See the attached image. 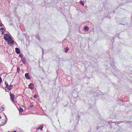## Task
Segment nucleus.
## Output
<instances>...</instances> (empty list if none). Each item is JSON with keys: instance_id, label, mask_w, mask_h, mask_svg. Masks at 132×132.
Here are the masks:
<instances>
[{"instance_id": "obj_13", "label": "nucleus", "mask_w": 132, "mask_h": 132, "mask_svg": "<svg viewBox=\"0 0 132 132\" xmlns=\"http://www.w3.org/2000/svg\"><path fill=\"white\" fill-rule=\"evenodd\" d=\"M19 112H22L23 111V110L22 109L20 108V109H19Z\"/></svg>"}, {"instance_id": "obj_2", "label": "nucleus", "mask_w": 132, "mask_h": 132, "mask_svg": "<svg viewBox=\"0 0 132 132\" xmlns=\"http://www.w3.org/2000/svg\"><path fill=\"white\" fill-rule=\"evenodd\" d=\"M10 95L11 97V98L12 99V100L13 101V102H14V96L13 94H12L10 93Z\"/></svg>"}, {"instance_id": "obj_17", "label": "nucleus", "mask_w": 132, "mask_h": 132, "mask_svg": "<svg viewBox=\"0 0 132 132\" xmlns=\"http://www.w3.org/2000/svg\"><path fill=\"white\" fill-rule=\"evenodd\" d=\"M29 106L30 107H32V103H31L30 105Z\"/></svg>"}, {"instance_id": "obj_19", "label": "nucleus", "mask_w": 132, "mask_h": 132, "mask_svg": "<svg viewBox=\"0 0 132 132\" xmlns=\"http://www.w3.org/2000/svg\"><path fill=\"white\" fill-rule=\"evenodd\" d=\"M19 70H20V69L19 68H17V70L18 72H19Z\"/></svg>"}, {"instance_id": "obj_23", "label": "nucleus", "mask_w": 132, "mask_h": 132, "mask_svg": "<svg viewBox=\"0 0 132 132\" xmlns=\"http://www.w3.org/2000/svg\"><path fill=\"white\" fill-rule=\"evenodd\" d=\"M1 118H2L1 117V116H0V119H1Z\"/></svg>"}, {"instance_id": "obj_12", "label": "nucleus", "mask_w": 132, "mask_h": 132, "mask_svg": "<svg viewBox=\"0 0 132 132\" xmlns=\"http://www.w3.org/2000/svg\"><path fill=\"white\" fill-rule=\"evenodd\" d=\"M19 57H20L21 58H22V59L23 58V55L22 54H19Z\"/></svg>"}, {"instance_id": "obj_11", "label": "nucleus", "mask_w": 132, "mask_h": 132, "mask_svg": "<svg viewBox=\"0 0 132 132\" xmlns=\"http://www.w3.org/2000/svg\"><path fill=\"white\" fill-rule=\"evenodd\" d=\"M5 85L6 86V87H7L9 86V85L6 82H5Z\"/></svg>"}, {"instance_id": "obj_21", "label": "nucleus", "mask_w": 132, "mask_h": 132, "mask_svg": "<svg viewBox=\"0 0 132 132\" xmlns=\"http://www.w3.org/2000/svg\"><path fill=\"white\" fill-rule=\"evenodd\" d=\"M3 24L2 23H0V26H2V25Z\"/></svg>"}, {"instance_id": "obj_6", "label": "nucleus", "mask_w": 132, "mask_h": 132, "mask_svg": "<svg viewBox=\"0 0 132 132\" xmlns=\"http://www.w3.org/2000/svg\"><path fill=\"white\" fill-rule=\"evenodd\" d=\"M33 84L31 83L29 85V88L31 89H33Z\"/></svg>"}, {"instance_id": "obj_4", "label": "nucleus", "mask_w": 132, "mask_h": 132, "mask_svg": "<svg viewBox=\"0 0 132 132\" xmlns=\"http://www.w3.org/2000/svg\"><path fill=\"white\" fill-rule=\"evenodd\" d=\"M43 128V126L42 125H40L39 127H38V128L37 129V130H39V129H40V130H42V129Z\"/></svg>"}, {"instance_id": "obj_3", "label": "nucleus", "mask_w": 132, "mask_h": 132, "mask_svg": "<svg viewBox=\"0 0 132 132\" xmlns=\"http://www.w3.org/2000/svg\"><path fill=\"white\" fill-rule=\"evenodd\" d=\"M25 76L26 79H30V77L28 73H26L25 75Z\"/></svg>"}, {"instance_id": "obj_22", "label": "nucleus", "mask_w": 132, "mask_h": 132, "mask_svg": "<svg viewBox=\"0 0 132 132\" xmlns=\"http://www.w3.org/2000/svg\"><path fill=\"white\" fill-rule=\"evenodd\" d=\"M2 34H4V33L3 32H2Z\"/></svg>"}, {"instance_id": "obj_16", "label": "nucleus", "mask_w": 132, "mask_h": 132, "mask_svg": "<svg viewBox=\"0 0 132 132\" xmlns=\"http://www.w3.org/2000/svg\"><path fill=\"white\" fill-rule=\"evenodd\" d=\"M37 95L36 94H35L34 95V97L35 98H37Z\"/></svg>"}, {"instance_id": "obj_5", "label": "nucleus", "mask_w": 132, "mask_h": 132, "mask_svg": "<svg viewBox=\"0 0 132 132\" xmlns=\"http://www.w3.org/2000/svg\"><path fill=\"white\" fill-rule=\"evenodd\" d=\"M15 51L16 53L18 54H19L20 53V50L18 48H15Z\"/></svg>"}, {"instance_id": "obj_8", "label": "nucleus", "mask_w": 132, "mask_h": 132, "mask_svg": "<svg viewBox=\"0 0 132 132\" xmlns=\"http://www.w3.org/2000/svg\"><path fill=\"white\" fill-rule=\"evenodd\" d=\"M69 50V48L68 47H66L65 48V52L66 53Z\"/></svg>"}, {"instance_id": "obj_7", "label": "nucleus", "mask_w": 132, "mask_h": 132, "mask_svg": "<svg viewBox=\"0 0 132 132\" xmlns=\"http://www.w3.org/2000/svg\"><path fill=\"white\" fill-rule=\"evenodd\" d=\"M21 61L23 63L25 64L26 63V60L25 58L24 57L22 59Z\"/></svg>"}, {"instance_id": "obj_18", "label": "nucleus", "mask_w": 132, "mask_h": 132, "mask_svg": "<svg viewBox=\"0 0 132 132\" xmlns=\"http://www.w3.org/2000/svg\"><path fill=\"white\" fill-rule=\"evenodd\" d=\"M2 81V79L1 77H0V84H1Z\"/></svg>"}, {"instance_id": "obj_15", "label": "nucleus", "mask_w": 132, "mask_h": 132, "mask_svg": "<svg viewBox=\"0 0 132 132\" xmlns=\"http://www.w3.org/2000/svg\"><path fill=\"white\" fill-rule=\"evenodd\" d=\"M80 3L82 5H84V3L82 2L81 1L80 2Z\"/></svg>"}, {"instance_id": "obj_10", "label": "nucleus", "mask_w": 132, "mask_h": 132, "mask_svg": "<svg viewBox=\"0 0 132 132\" xmlns=\"http://www.w3.org/2000/svg\"><path fill=\"white\" fill-rule=\"evenodd\" d=\"M8 87V89L9 90H10L11 89L12 87V85H10Z\"/></svg>"}, {"instance_id": "obj_20", "label": "nucleus", "mask_w": 132, "mask_h": 132, "mask_svg": "<svg viewBox=\"0 0 132 132\" xmlns=\"http://www.w3.org/2000/svg\"><path fill=\"white\" fill-rule=\"evenodd\" d=\"M4 28H1L0 29V30H2V31H3V30H4Z\"/></svg>"}, {"instance_id": "obj_24", "label": "nucleus", "mask_w": 132, "mask_h": 132, "mask_svg": "<svg viewBox=\"0 0 132 132\" xmlns=\"http://www.w3.org/2000/svg\"><path fill=\"white\" fill-rule=\"evenodd\" d=\"M12 132H16V131H14Z\"/></svg>"}, {"instance_id": "obj_9", "label": "nucleus", "mask_w": 132, "mask_h": 132, "mask_svg": "<svg viewBox=\"0 0 132 132\" xmlns=\"http://www.w3.org/2000/svg\"><path fill=\"white\" fill-rule=\"evenodd\" d=\"M84 29L85 30L87 31L88 30L89 28L87 26H86L84 28Z\"/></svg>"}, {"instance_id": "obj_14", "label": "nucleus", "mask_w": 132, "mask_h": 132, "mask_svg": "<svg viewBox=\"0 0 132 132\" xmlns=\"http://www.w3.org/2000/svg\"><path fill=\"white\" fill-rule=\"evenodd\" d=\"M7 121V120H6L5 121V123H2V124L1 125V126H2V125H4V124H5V123Z\"/></svg>"}, {"instance_id": "obj_1", "label": "nucleus", "mask_w": 132, "mask_h": 132, "mask_svg": "<svg viewBox=\"0 0 132 132\" xmlns=\"http://www.w3.org/2000/svg\"><path fill=\"white\" fill-rule=\"evenodd\" d=\"M4 38L6 41H7V43L8 44H10L11 45L14 43V42L13 41L10 35L7 34L5 35L4 37Z\"/></svg>"}]
</instances>
